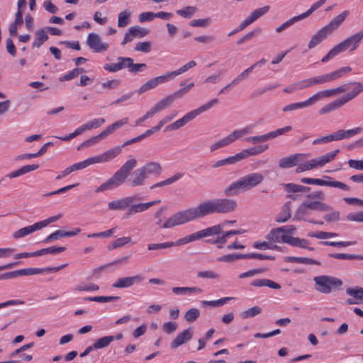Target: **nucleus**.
<instances>
[{"label": "nucleus", "instance_id": "obj_1", "mask_svg": "<svg viewBox=\"0 0 363 363\" xmlns=\"http://www.w3.org/2000/svg\"><path fill=\"white\" fill-rule=\"evenodd\" d=\"M237 207L238 202L232 199L223 198L206 200L201 202L196 207L175 213L163 227L174 228L213 213H229L235 211Z\"/></svg>", "mask_w": 363, "mask_h": 363}, {"label": "nucleus", "instance_id": "obj_2", "mask_svg": "<svg viewBox=\"0 0 363 363\" xmlns=\"http://www.w3.org/2000/svg\"><path fill=\"white\" fill-rule=\"evenodd\" d=\"M138 161L131 158L127 160L113 175L106 182L95 189V192H102L106 190L113 189L123 184L130 175L131 171L137 166Z\"/></svg>", "mask_w": 363, "mask_h": 363}, {"label": "nucleus", "instance_id": "obj_3", "mask_svg": "<svg viewBox=\"0 0 363 363\" xmlns=\"http://www.w3.org/2000/svg\"><path fill=\"white\" fill-rule=\"evenodd\" d=\"M264 179L260 173H251L231 183L224 190L226 196H233L240 192L247 191L259 184Z\"/></svg>", "mask_w": 363, "mask_h": 363}, {"label": "nucleus", "instance_id": "obj_4", "mask_svg": "<svg viewBox=\"0 0 363 363\" xmlns=\"http://www.w3.org/2000/svg\"><path fill=\"white\" fill-rule=\"evenodd\" d=\"M269 148L268 145H259L242 150L233 156L227 157L223 160L216 161L212 164V168H218L222 166L228 165L238 162L250 156L257 155Z\"/></svg>", "mask_w": 363, "mask_h": 363}, {"label": "nucleus", "instance_id": "obj_5", "mask_svg": "<svg viewBox=\"0 0 363 363\" xmlns=\"http://www.w3.org/2000/svg\"><path fill=\"white\" fill-rule=\"evenodd\" d=\"M315 289L322 294H330L333 290L339 289L343 284L340 279L326 275L315 277Z\"/></svg>", "mask_w": 363, "mask_h": 363}, {"label": "nucleus", "instance_id": "obj_6", "mask_svg": "<svg viewBox=\"0 0 363 363\" xmlns=\"http://www.w3.org/2000/svg\"><path fill=\"white\" fill-rule=\"evenodd\" d=\"M194 86V83L191 82L185 87H183L174 93L166 96L165 98L160 100L156 104H155L150 110L155 115V113L167 108L170 106L171 104L177 99L183 97L186 93H188L191 89Z\"/></svg>", "mask_w": 363, "mask_h": 363}, {"label": "nucleus", "instance_id": "obj_7", "mask_svg": "<svg viewBox=\"0 0 363 363\" xmlns=\"http://www.w3.org/2000/svg\"><path fill=\"white\" fill-rule=\"evenodd\" d=\"M223 228L224 224H218L194 233L184 237L186 244L199 240L206 237L219 235L223 233Z\"/></svg>", "mask_w": 363, "mask_h": 363}, {"label": "nucleus", "instance_id": "obj_8", "mask_svg": "<svg viewBox=\"0 0 363 363\" xmlns=\"http://www.w3.org/2000/svg\"><path fill=\"white\" fill-rule=\"evenodd\" d=\"M361 128H356L350 130H340L335 133H333L328 135H325L320 138H318L313 141V145H318L320 143H327L331 141L340 140L344 138H349L351 136L359 133L361 131Z\"/></svg>", "mask_w": 363, "mask_h": 363}, {"label": "nucleus", "instance_id": "obj_9", "mask_svg": "<svg viewBox=\"0 0 363 363\" xmlns=\"http://www.w3.org/2000/svg\"><path fill=\"white\" fill-rule=\"evenodd\" d=\"M169 80H172V79L169 75L168 72H167L162 75L156 77L148 80L139 88V89L138 90V93L139 94H141L150 89H155L159 84L166 83Z\"/></svg>", "mask_w": 363, "mask_h": 363}, {"label": "nucleus", "instance_id": "obj_10", "mask_svg": "<svg viewBox=\"0 0 363 363\" xmlns=\"http://www.w3.org/2000/svg\"><path fill=\"white\" fill-rule=\"evenodd\" d=\"M87 45L96 52L106 51L108 48V44L103 43L100 36L94 33L89 34L86 40Z\"/></svg>", "mask_w": 363, "mask_h": 363}, {"label": "nucleus", "instance_id": "obj_11", "mask_svg": "<svg viewBox=\"0 0 363 363\" xmlns=\"http://www.w3.org/2000/svg\"><path fill=\"white\" fill-rule=\"evenodd\" d=\"M309 154L297 153L291 155L289 157L281 158L279 162V166L281 168H290L298 164V162H303L308 158Z\"/></svg>", "mask_w": 363, "mask_h": 363}, {"label": "nucleus", "instance_id": "obj_12", "mask_svg": "<svg viewBox=\"0 0 363 363\" xmlns=\"http://www.w3.org/2000/svg\"><path fill=\"white\" fill-rule=\"evenodd\" d=\"M143 280L144 277L141 274L121 277L112 284V286L118 289L128 288L134 284L140 283Z\"/></svg>", "mask_w": 363, "mask_h": 363}, {"label": "nucleus", "instance_id": "obj_13", "mask_svg": "<svg viewBox=\"0 0 363 363\" xmlns=\"http://www.w3.org/2000/svg\"><path fill=\"white\" fill-rule=\"evenodd\" d=\"M218 104V99H213L211 101H209L208 103L201 106L196 109H194L189 113H187L186 115H184L182 118L184 121H185V123L186 124L188 122L192 121L197 116L202 113L204 111H208L211 108H212L214 105Z\"/></svg>", "mask_w": 363, "mask_h": 363}, {"label": "nucleus", "instance_id": "obj_14", "mask_svg": "<svg viewBox=\"0 0 363 363\" xmlns=\"http://www.w3.org/2000/svg\"><path fill=\"white\" fill-rule=\"evenodd\" d=\"M137 200L136 196H127L108 203V206L109 210L112 211H123Z\"/></svg>", "mask_w": 363, "mask_h": 363}, {"label": "nucleus", "instance_id": "obj_15", "mask_svg": "<svg viewBox=\"0 0 363 363\" xmlns=\"http://www.w3.org/2000/svg\"><path fill=\"white\" fill-rule=\"evenodd\" d=\"M67 264H65L58 267H45V268H26L19 269L21 272V276H30L34 274H43L45 272H57L64 267H65Z\"/></svg>", "mask_w": 363, "mask_h": 363}, {"label": "nucleus", "instance_id": "obj_16", "mask_svg": "<svg viewBox=\"0 0 363 363\" xmlns=\"http://www.w3.org/2000/svg\"><path fill=\"white\" fill-rule=\"evenodd\" d=\"M352 84V83H345L344 84H342L339 86L338 87L327 89L321 91H318L315 94L318 101L323 98H329L333 95L341 94L343 92H345L347 90L349 89L350 86Z\"/></svg>", "mask_w": 363, "mask_h": 363}, {"label": "nucleus", "instance_id": "obj_17", "mask_svg": "<svg viewBox=\"0 0 363 363\" xmlns=\"http://www.w3.org/2000/svg\"><path fill=\"white\" fill-rule=\"evenodd\" d=\"M282 242L287 243L293 247L314 250L313 247H309V241L306 239L292 236H282Z\"/></svg>", "mask_w": 363, "mask_h": 363}, {"label": "nucleus", "instance_id": "obj_18", "mask_svg": "<svg viewBox=\"0 0 363 363\" xmlns=\"http://www.w3.org/2000/svg\"><path fill=\"white\" fill-rule=\"evenodd\" d=\"M332 33L329 31L325 26H323L318 32H316L311 38L308 44V48L312 49L322 43Z\"/></svg>", "mask_w": 363, "mask_h": 363}, {"label": "nucleus", "instance_id": "obj_19", "mask_svg": "<svg viewBox=\"0 0 363 363\" xmlns=\"http://www.w3.org/2000/svg\"><path fill=\"white\" fill-rule=\"evenodd\" d=\"M161 202V200H155L147 203H140L137 204H133V203L129 206V209L126 213V217H129L131 215H133L137 213H141L147 211L151 206L159 204Z\"/></svg>", "mask_w": 363, "mask_h": 363}, {"label": "nucleus", "instance_id": "obj_20", "mask_svg": "<svg viewBox=\"0 0 363 363\" xmlns=\"http://www.w3.org/2000/svg\"><path fill=\"white\" fill-rule=\"evenodd\" d=\"M80 232L81 229L79 228H75L72 231L57 230L55 232L51 233L49 236H48L43 242L49 243L62 238L75 236L78 235Z\"/></svg>", "mask_w": 363, "mask_h": 363}, {"label": "nucleus", "instance_id": "obj_21", "mask_svg": "<svg viewBox=\"0 0 363 363\" xmlns=\"http://www.w3.org/2000/svg\"><path fill=\"white\" fill-rule=\"evenodd\" d=\"M362 35L357 33L340 43V45L344 51L348 48H350L351 51H354L358 48L362 39Z\"/></svg>", "mask_w": 363, "mask_h": 363}, {"label": "nucleus", "instance_id": "obj_22", "mask_svg": "<svg viewBox=\"0 0 363 363\" xmlns=\"http://www.w3.org/2000/svg\"><path fill=\"white\" fill-rule=\"evenodd\" d=\"M318 101L315 94L302 102H297L285 106L282 108L283 112L292 111L312 106Z\"/></svg>", "mask_w": 363, "mask_h": 363}, {"label": "nucleus", "instance_id": "obj_23", "mask_svg": "<svg viewBox=\"0 0 363 363\" xmlns=\"http://www.w3.org/2000/svg\"><path fill=\"white\" fill-rule=\"evenodd\" d=\"M350 15V11L346 10L342 12L340 14L334 17L327 25L325 26L329 31L333 33L337 30L345 21L347 17Z\"/></svg>", "mask_w": 363, "mask_h": 363}, {"label": "nucleus", "instance_id": "obj_24", "mask_svg": "<svg viewBox=\"0 0 363 363\" xmlns=\"http://www.w3.org/2000/svg\"><path fill=\"white\" fill-rule=\"evenodd\" d=\"M312 184L319 185V186H327L330 187L339 188L344 191H350V187L339 181H326L320 179H313L312 178Z\"/></svg>", "mask_w": 363, "mask_h": 363}, {"label": "nucleus", "instance_id": "obj_25", "mask_svg": "<svg viewBox=\"0 0 363 363\" xmlns=\"http://www.w3.org/2000/svg\"><path fill=\"white\" fill-rule=\"evenodd\" d=\"M147 178L145 172L141 167L138 168L134 172L133 177L128 180L129 185L131 187L143 186Z\"/></svg>", "mask_w": 363, "mask_h": 363}, {"label": "nucleus", "instance_id": "obj_26", "mask_svg": "<svg viewBox=\"0 0 363 363\" xmlns=\"http://www.w3.org/2000/svg\"><path fill=\"white\" fill-rule=\"evenodd\" d=\"M192 335H193V333H192V330L191 328H188V329L182 331L172 342L171 347L172 349L177 348L178 347L182 345L186 342L191 340L192 337Z\"/></svg>", "mask_w": 363, "mask_h": 363}, {"label": "nucleus", "instance_id": "obj_27", "mask_svg": "<svg viewBox=\"0 0 363 363\" xmlns=\"http://www.w3.org/2000/svg\"><path fill=\"white\" fill-rule=\"evenodd\" d=\"M186 245L184 237L174 242H167L163 243H152L147 245L148 250H162L172 247L180 246Z\"/></svg>", "mask_w": 363, "mask_h": 363}, {"label": "nucleus", "instance_id": "obj_28", "mask_svg": "<svg viewBox=\"0 0 363 363\" xmlns=\"http://www.w3.org/2000/svg\"><path fill=\"white\" fill-rule=\"evenodd\" d=\"M141 168L145 172L147 177L149 174L160 175L162 171L161 164L157 162H149Z\"/></svg>", "mask_w": 363, "mask_h": 363}, {"label": "nucleus", "instance_id": "obj_29", "mask_svg": "<svg viewBox=\"0 0 363 363\" xmlns=\"http://www.w3.org/2000/svg\"><path fill=\"white\" fill-rule=\"evenodd\" d=\"M303 206L313 211L326 212L332 210V208L329 205L318 201L311 202L304 201L303 202Z\"/></svg>", "mask_w": 363, "mask_h": 363}, {"label": "nucleus", "instance_id": "obj_30", "mask_svg": "<svg viewBox=\"0 0 363 363\" xmlns=\"http://www.w3.org/2000/svg\"><path fill=\"white\" fill-rule=\"evenodd\" d=\"M291 202H286L281 208V212L277 216V223H285L291 218Z\"/></svg>", "mask_w": 363, "mask_h": 363}, {"label": "nucleus", "instance_id": "obj_31", "mask_svg": "<svg viewBox=\"0 0 363 363\" xmlns=\"http://www.w3.org/2000/svg\"><path fill=\"white\" fill-rule=\"evenodd\" d=\"M38 168H39V164H31V165H26L16 171L10 172L9 174H7L6 177H8L11 179L15 178V177L21 176L23 174H27L30 172L36 170Z\"/></svg>", "mask_w": 363, "mask_h": 363}, {"label": "nucleus", "instance_id": "obj_32", "mask_svg": "<svg viewBox=\"0 0 363 363\" xmlns=\"http://www.w3.org/2000/svg\"><path fill=\"white\" fill-rule=\"evenodd\" d=\"M346 103L345 102V101L343 100L342 98L336 99V100L333 101V102H330V103L328 104L327 105H325V106H323V108H321L319 110V114L323 115V114L328 113L330 111H333L340 108V106H343Z\"/></svg>", "mask_w": 363, "mask_h": 363}, {"label": "nucleus", "instance_id": "obj_33", "mask_svg": "<svg viewBox=\"0 0 363 363\" xmlns=\"http://www.w3.org/2000/svg\"><path fill=\"white\" fill-rule=\"evenodd\" d=\"M250 285L257 287L267 286L274 289H281V286L279 284L268 279H255L250 283Z\"/></svg>", "mask_w": 363, "mask_h": 363}, {"label": "nucleus", "instance_id": "obj_34", "mask_svg": "<svg viewBox=\"0 0 363 363\" xmlns=\"http://www.w3.org/2000/svg\"><path fill=\"white\" fill-rule=\"evenodd\" d=\"M284 262H296L301 263L304 264H314V265H320V262L318 260L306 258V257H292L288 256L284 257Z\"/></svg>", "mask_w": 363, "mask_h": 363}, {"label": "nucleus", "instance_id": "obj_35", "mask_svg": "<svg viewBox=\"0 0 363 363\" xmlns=\"http://www.w3.org/2000/svg\"><path fill=\"white\" fill-rule=\"evenodd\" d=\"M48 39L47 30L44 28L39 29L35 34L33 48H40Z\"/></svg>", "mask_w": 363, "mask_h": 363}, {"label": "nucleus", "instance_id": "obj_36", "mask_svg": "<svg viewBox=\"0 0 363 363\" xmlns=\"http://www.w3.org/2000/svg\"><path fill=\"white\" fill-rule=\"evenodd\" d=\"M353 85V89L352 91L347 93L346 95L343 96L342 98L345 101V103L350 101V100L355 98L357 96H358L361 92L363 91V89L362 88V83L359 82H351Z\"/></svg>", "mask_w": 363, "mask_h": 363}, {"label": "nucleus", "instance_id": "obj_37", "mask_svg": "<svg viewBox=\"0 0 363 363\" xmlns=\"http://www.w3.org/2000/svg\"><path fill=\"white\" fill-rule=\"evenodd\" d=\"M38 230H40L39 226L37 223H35L32 225L19 229L13 233V236L15 239H19Z\"/></svg>", "mask_w": 363, "mask_h": 363}, {"label": "nucleus", "instance_id": "obj_38", "mask_svg": "<svg viewBox=\"0 0 363 363\" xmlns=\"http://www.w3.org/2000/svg\"><path fill=\"white\" fill-rule=\"evenodd\" d=\"M339 152H340V150L336 149V150H335L332 152H330L324 155H322L320 157L315 158L319 167H322L325 164L332 162Z\"/></svg>", "mask_w": 363, "mask_h": 363}, {"label": "nucleus", "instance_id": "obj_39", "mask_svg": "<svg viewBox=\"0 0 363 363\" xmlns=\"http://www.w3.org/2000/svg\"><path fill=\"white\" fill-rule=\"evenodd\" d=\"M283 228H276L270 230L266 235V239L270 242H282V236H288L287 235L281 233Z\"/></svg>", "mask_w": 363, "mask_h": 363}, {"label": "nucleus", "instance_id": "obj_40", "mask_svg": "<svg viewBox=\"0 0 363 363\" xmlns=\"http://www.w3.org/2000/svg\"><path fill=\"white\" fill-rule=\"evenodd\" d=\"M235 140L233 139V137L232 134H229L226 137L222 138L221 140L213 143L210 146V150L211 152H214L216 150L228 146V145L233 143Z\"/></svg>", "mask_w": 363, "mask_h": 363}, {"label": "nucleus", "instance_id": "obj_41", "mask_svg": "<svg viewBox=\"0 0 363 363\" xmlns=\"http://www.w3.org/2000/svg\"><path fill=\"white\" fill-rule=\"evenodd\" d=\"M122 146H116L101 154L104 162H108L118 156L122 152Z\"/></svg>", "mask_w": 363, "mask_h": 363}, {"label": "nucleus", "instance_id": "obj_42", "mask_svg": "<svg viewBox=\"0 0 363 363\" xmlns=\"http://www.w3.org/2000/svg\"><path fill=\"white\" fill-rule=\"evenodd\" d=\"M284 189L288 193L308 192L311 190V188L308 186L298 185L294 183L285 184Z\"/></svg>", "mask_w": 363, "mask_h": 363}, {"label": "nucleus", "instance_id": "obj_43", "mask_svg": "<svg viewBox=\"0 0 363 363\" xmlns=\"http://www.w3.org/2000/svg\"><path fill=\"white\" fill-rule=\"evenodd\" d=\"M183 175H184L183 173H180V172L176 173L171 177H169L164 181H162V182H157V183L153 184L152 186H150V189H153L155 188L162 187L164 186L170 185V184H173L174 182L180 179L183 177Z\"/></svg>", "mask_w": 363, "mask_h": 363}, {"label": "nucleus", "instance_id": "obj_44", "mask_svg": "<svg viewBox=\"0 0 363 363\" xmlns=\"http://www.w3.org/2000/svg\"><path fill=\"white\" fill-rule=\"evenodd\" d=\"M319 167L316 159L311 160L306 162L301 163L298 165L296 169V173L303 172L305 171H308L315 168Z\"/></svg>", "mask_w": 363, "mask_h": 363}, {"label": "nucleus", "instance_id": "obj_45", "mask_svg": "<svg viewBox=\"0 0 363 363\" xmlns=\"http://www.w3.org/2000/svg\"><path fill=\"white\" fill-rule=\"evenodd\" d=\"M345 52L342 48L341 45L339 44L334 46L328 53L325 55L322 59L321 62L323 63L328 62L330 60L335 57L339 54Z\"/></svg>", "mask_w": 363, "mask_h": 363}, {"label": "nucleus", "instance_id": "obj_46", "mask_svg": "<svg viewBox=\"0 0 363 363\" xmlns=\"http://www.w3.org/2000/svg\"><path fill=\"white\" fill-rule=\"evenodd\" d=\"M196 65V62L194 60H191L189 62H187L186 65H183L180 68H179L177 70L168 72L169 75L170 76L171 79H173L177 75H179L189 69L195 67Z\"/></svg>", "mask_w": 363, "mask_h": 363}, {"label": "nucleus", "instance_id": "obj_47", "mask_svg": "<svg viewBox=\"0 0 363 363\" xmlns=\"http://www.w3.org/2000/svg\"><path fill=\"white\" fill-rule=\"evenodd\" d=\"M203 290L199 287H173L172 292L174 294L185 295L188 293H201Z\"/></svg>", "mask_w": 363, "mask_h": 363}, {"label": "nucleus", "instance_id": "obj_48", "mask_svg": "<svg viewBox=\"0 0 363 363\" xmlns=\"http://www.w3.org/2000/svg\"><path fill=\"white\" fill-rule=\"evenodd\" d=\"M329 257L337 259H346L352 260L358 259L363 260V256L359 255L347 254V253H332L329 255Z\"/></svg>", "mask_w": 363, "mask_h": 363}, {"label": "nucleus", "instance_id": "obj_49", "mask_svg": "<svg viewBox=\"0 0 363 363\" xmlns=\"http://www.w3.org/2000/svg\"><path fill=\"white\" fill-rule=\"evenodd\" d=\"M113 341V335L105 336L96 340L94 343V347L95 350L102 349L108 347Z\"/></svg>", "mask_w": 363, "mask_h": 363}, {"label": "nucleus", "instance_id": "obj_50", "mask_svg": "<svg viewBox=\"0 0 363 363\" xmlns=\"http://www.w3.org/2000/svg\"><path fill=\"white\" fill-rule=\"evenodd\" d=\"M252 70V67H251V66L249 67L247 69L238 75L230 83L228 84L227 87H232L233 86L238 84L242 80L247 79Z\"/></svg>", "mask_w": 363, "mask_h": 363}, {"label": "nucleus", "instance_id": "obj_51", "mask_svg": "<svg viewBox=\"0 0 363 363\" xmlns=\"http://www.w3.org/2000/svg\"><path fill=\"white\" fill-rule=\"evenodd\" d=\"M132 242V238L130 237H122L116 239L113 242V243L108 246V250H112L116 249L118 247H121L124 246L126 244H129Z\"/></svg>", "mask_w": 363, "mask_h": 363}, {"label": "nucleus", "instance_id": "obj_52", "mask_svg": "<svg viewBox=\"0 0 363 363\" xmlns=\"http://www.w3.org/2000/svg\"><path fill=\"white\" fill-rule=\"evenodd\" d=\"M262 312V308L259 306H253L250 308H248L245 311H243L240 313V316L243 319H247L250 318H253L260 314Z\"/></svg>", "mask_w": 363, "mask_h": 363}, {"label": "nucleus", "instance_id": "obj_53", "mask_svg": "<svg viewBox=\"0 0 363 363\" xmlns=\"http://www.w3.org/2000/svg\"><path fill=\"white\" fill-rule=\"evenodd\" d=\"M240 259H247V254H230L218 258L219 262H232Z\"/></svg>", "mask_w": 363, "mask_h": 363}, {"label": "nucleus", "instance_id": "obj_54", "mask_svg": "<svg viewBox=\"0 0 363 363\" xmlns=\"http://www.w3.org/2000/svg\"><path fill=\"white\" fill-rule=\"evenodd\" d=\"M352 71V68L349 66L342 67L338 69H336L332 72L330 73L331 80H335L337 79H339L344 75L350 73Z\"/></svg>", "mask_w": 363, "mask_h": 363}, {"label": "nucleus", "instance_id": "obj_55", "mask_svg": "<svg viewBox=\"0 0 363 363\" xmlns=\"http://www.w3.org/2000/svg\"><path fill=\"white\" fill-rule=\"evenodd\" d=\"M308 236L310 238H315L317 239H328L333 237L337 236V234L335 233L330 232H323V231H317V232H309L308 233Z\"/></svg>", "mask_w": 363, "mask_h": 363}, {"label": "nucleus", "instance_id": "obj_56", "mask_svg": "<svg viewBox=\"0 0 363 363\" xmlns=\"http://www.w3.org/2000/svg\"><path fill=\"white\" fill-rule=\"evenodd\" d=\"M119 299H120L119 296H103L84 298L85 301H95V302H99V303H106V302H108V301H118Z\"/></svg>", "mask_w": 363, "mask_h": 363}, {"label": "nucleus", "instance_id": "obj_57", "mask_svg": "<svg viewBox=\"0 0 363 363\" xmlns=\"http://www.w3.org/2000/svg\"><path fill=\"white\" fill-rule=\"evenodd\" d=\"M131 13L128 10H125L121 12L118 15V27H125L129 23V18L130 17Z\"/></svg>", "mask_w": 363, "mask_h": 363}, {"label": "nucleus", "instance_id": "obj_58", "mask_svg": "<svg viewBox=\"0 0 363 363\" xmlns=\"http://www.w3.org/2000/svg\"><path fill=\"white\" fill-rule=\"evenodd\" d=\"M196 10L197 8L195 6H186L182 9L177 10V13L184 18H190L194 16Z\"/></svg>", "mask_w": 363, "mask_h": 363}, {"label": "nucleus", "instance_id": "obj_59", "mask_svg": "<svg viewBox=\"0 0 363 363\" xmlns=\"http://www.w3.org/2000/svg\"><path fill=\"white\" fill-rule=\"evenodd\" d=\"M99 286L94 283L85 284L81 282L75 286V290L78 291H94L99 290Z\"/></svg>", "mask_w": 363, "mask_h": 363}, {"label": "nucleus", "instance_id": "obj_60", "mask_svg": "<svg viewBox=\"0 0 363 363\" xmlns=\"http://www.w3.org/2000/svg\"><path fill=\"white\" fill-rule=\"evenodd\" d=\"M346 294L356 299L363 300V288L356 286L346 289Z\"/></svg>", "mask_w": 363, "mask_h": 363}, {"label": "nucleus", "instance_id": "obj_61", "mask_svg": "<svg viewBox=\"0 0 363 363\" xmlns=\"http://www.w3.org/2000/svg\"><path fill=\"white\" fill-rule=\"evenodd\" d=\"M267 140H269L268 133L261 135L250 136V137L245 138V142L252 143V144H258V143L266 142Z\"/></svg>", "mask_w": 363, "mask_h": 363}, {"label": "nucleus", "instance_id": "obj_62", "mask_svg": "<svg viewBox=\"0 0 363 363\" xmlns=\"http://www.w3.org/2000/svg\"><path fill=\"white\" fill-rule=\"evenodd\" d=\"M325 1H326V0H318L317 2L313 4L307 11L299 15L300 17L301 18V19L308 17L315 11H316L318 9H319L320 6H322L325 3Z\"/></svg>", "mask_w": 363, "mask_h": 363}, {"label": "nucleus", "instance_id": "obj_63", "mask_svg": "<svg viewBox=\"0 0 363 363\" xmlns=\"http://www.w3.org/2000/svg\"><path fill=\"white\" fill-rule=\"evenodd\" d=\"M200 315V311L197 308H190L188 310L184 315V318L188 322H194L199 318Z\"/></svg>", "mask_w": 363, "mask_h": 363}, {"label": "nucleus", "instance_id": "obj_64", "mask_svg": "<svg viewBox=\"0 0 363 363\" xmlns=\"http://www.w3.org/2000/svg\"><path fill=\"white\" fill-rule=\"evenodd\" d=\"M269 9V6H264L262 8H259L253 11L251 14L248 16L250 19H251L253 23L257 18H259L262 15L265 14Z\"/></svg>", "mask_w": 363, "mask_h": 363}]
</instances>
